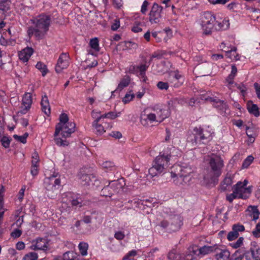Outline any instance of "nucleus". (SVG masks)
<instances>
[{
	"label": "nucleus",
	"mask_w": 260,
	"mask_h": 260,
	"mask_svg": "<svg viewBox=\"0 0 260 260\" xmlns=\"http://www.w3.org/2000/svg\"><path fill=\"white\" fill-rule=\"evenodd\" d=\"M131 79L128 76H125L120 81L117 87V90L121 91L124 88L128 86L130 83Z\"/></svg>",
	"instance_id": "f704fd0d"
},
{
	"label": "nucleus",
	"mask_w": 260,
	"mask_h": 260,
	"mask_svg": "<svg viewBox=\"0 0 260 260\" xmlns=\"http://www.w3.org/2000/svg\"><path fill=\"white\" fill-rule=\"evenodd\" d=\"M27 34L29 38H31L33 35L37 40H40L44 38V33L41 32L36 26H29L27 28Z\"/></svg>",
	"instance_id": "a878e982"
},
{
	"label": "nucleus",
	"mask_w": 260,
	"mask_h": 260,
	"mask_svg": "<svg viewBox=\"0 0 260 260\" xmlns=\"http://www.w3.org/2000/svg\"><path fill=\"white\" fill-rule=\"evenodd\" d=\"M60 175L58 172H54L50 176L45 177L44 186L48 197L51 199L54 198L60 186Z\"/></svg>",
	"instance_id": "20e7f679"
},
{
	"label": "nucleus",
	"mask_w": 260,
	"mask_h": 260,
	"mask_svg": "<svg viewBox=\"0 0 260 260\" xmlns=\"http://www.w3.org/2000/svg\"><path fill=\"white\" fill-rule=\"evenodd\" d=\"M143 22L139 21H135L132 27V31L137 33L142 31Z\"/></svg>",
	"instance_id": "79ce46f5"
},
{
	"label": "nucleus",
	"mask_w": 260,
	"mask_h": 260,
	"mask_svg": "<svg viewBox=\"0 0 260 260\" xmlns=\"http://www.w3.org/2000/svg\"><path fill=\"white\" fill-rule=\"evenodd\" d=\"M118 116V114L114 112H110L105 114L100 115V117H102V119L105 118H110L111 119H114Z\"/></svg>",
	"instance_id": "6e6d98bb"
},
{
	"label": "nucleus",
	"mask_w": 260,
	"mask_h": 260,
	"mask_svg": "<svg viewBox=\"0 0 260 260\" xmlns=\"http://www.w3.org/2000/svg\"><path fill=\"white\" fill-rule=\"evenodd\" d=\"M114 237L118 240H122L124 238L125 235L123 232L118 231L115 233Z\"/></svg>",
	"instance_id": "e2e57ef3"
},
{
	"label": "nucleus",
	"mask_w": 260,
	"mask_h": 260,
	"mask_svg": "<svg viewBox=\"0 0 260 260\" xmlns=\"http://www.w3.org/2000/svg\"><path fill=\"white\" fill-rule=\"evenodd\" d=\"M135 98V94L134 93H126L124 97L122 99V102L124 104H127L133 100Z\"/></svg>",
	"instance_id": "13d9d810"
},
{
	"label": "nucleus",
	"mask_w": 260,
	"mask_h": 260,
	"mask_svg": "<svg viewBox=\"0 0 260 260\" xmlns=\"http://www.w3.org/2000/svg\"><path fill=\"white\" fill-rule=\"evenodd\" d=\"M244 238L243 237H240L236 242L232 243L231 245L234 248H238L241 246L243 244Z\"/></svg>",
	"instance_id": "bf43d9fd"
},
{
	"label": "nucleus",
	"mask_w": 260,
	"mask_h": 260,
	"mask_svg": "<svg viewBox=\"0 0 260 260\" xmlns=\"http://www.w3.org/2000/svg\"><path fill=\"white\" fill-rule=\"evenodd\" d=\"M152 110L153 111V113H154L156 117V122L159 123L162 122L170 114L169 108H164L158 105L154 106Z\"/></svg>",
	"instance_id": "a211bd4d"
},
{
	"label": "nucleus",
	"mask_w": 260,
	"mask_h": 260,
	"mask_svg": "<svg viewBox=\"0 0 260 260\" xmlns=\"http://www.w3.org/2000/svg\"><path fill=\"white\" fill-rule=\"evenodd\" d=\"M143 61L144 63H142L140 65L137 66V69L139 71L140 75H144V74L146 73V71L152 61V59H149V60L145 59Z\"/></svg>",
	"instance_id": "473e14b6"
},
{
	"label": "nucleus",
	"mask_w": 260,
	"mask_h": 260,
	"mask_svg": "<svg viewBox=\"0 0 260 260\" xmlns=\"http://www.w3.org/2000/svg\"><path fill=\"white\" fill-rule=\"evenodd\" d=\"M162 7L156 3H154L149 13V21L151 24H157L161 19V13Z\"/></svg>",
	"instance_id": "4468645a"
},
{
	"label": "nucleus",
	"mask_w": 260,
	"mask_h": 260,
	"mask_svg": "<svg viewBox=\"0 0 260 260\" xmlns=\"http://www.w3.org/2000/svg\"><path fill=\"white\" fill-rule=\"evenodd\" d=\"M89 46L94 51L96 52L100 51L99 41L97 38H92L90 40Z\"/></svg>",
	"instance_id": "a19ab883"
},
{
	"label": "nucleus",
	"mask_w": 260,
	"mask_h": 260,
	"mask_svg": "<svg viewBox=\"0 0 260 260\" xmlns=\"http://www.w3.org/2000/svg\"><path fill=\"white\" fill-rule=\"evenodd\" d=\"M22 231L18 229H15L11 233V236L14 238H17L21 236Z\"/></svg>",
	"instance_id": "0e129e2a"
},
{
	"label": "nucleus",
	"mask_w": 260,
	"mask_h": 260,
	"mask_svg": "<svg viewBox=\"0 0 260 260\" xmlns=\"http://www.w3.org/2000/svg\"><path fill=\"white\" fill-rule=\"evenodd\" d=\"M185 256L192 258L193 260H196L197 257H200L199 247L196 245L190 246L187 249Z\"/></svg>",
	"instance_id": "cd10ccee"
},
{
	"label": "nucleus",
	"mask_w": 260,
	"mask_h": 260,
	"mask_svg": "<svg viewBox=\"0 0 260 260\" xmlns=\"http://www.w3.org/2000/svg\"><path fill=\"white\" fill-rule=\"evenodd\" d=\"M36 68L42 73V75L44 77L48 72L46 65L43 62H38L36 65Z\"/></svg>",
	"instance_id": "ea45409f"
},
{
	"label": "nucleus",
	"mask_w": 260,
	"mask_h": 260,
	"mask_svg": "<svg viewBox=\"0 0 260 260\" xmlns=\"http://www.w3.org/2000/svg\"><path fill=\"white\" fill-rule=\"evenodd\" d=\"M31 21L41 32L44 33V36L50 26L51 16L45 13H42L31 19Z\"/></svg>",
	"instance_id": "1a4fd4ad"
},
{
	"label": "nucleus",
	"mask_w": 260,
	"mask_h": 260,
	"mask_svg": "<svg viewBox=\"0 0 260 260\" xmlns=\"http://www.w3.org/2000/svg\"><path fill=\"white\" fill-rule=\"evenodd\" d=\"M202 100L209 101L213 103V107L218 112L223 116L226 115L227 111H229V106L226 102L214 97L202 98Z\"/></svg>",
	"instance_id": "ddd939ff"
},
{
	"label": "nucleus",
	"mask_w": 260,
	"mask_h": 260,
	"mask_svg": "<svg viewBox=\"0 0 260 260\" xmlns=\"http://www.w3.org/2000/svg\"><path fill=\"white\" fill-rule=\"evenodd\" d=\"M208 164L210 170V178L212 180L217 179L222 173V169L224 166L223 159L218 155L209 157Z\"/></svg>",
	"instance_id": "423d86ee"
},
{
	"label": "nucleus",
	"mask_w": 260,
	"mask_h": 260,
	"mask_svg": "<svg viewBox=\"0 0 260 260\" xmlns=\"http://www.w3.org/2000/svg\"><path fill=\"white\" fill-rule=\"evenodd\" d=\"M32 104V94L25 92L22 97L21 110L17 112L18 116L25 114L30 110Z\"/></svg>",
	"instance_id": "2eb2a0df"
},
{
	"label": "nucleus",
	"mask_w": 260,
	"mask_h": 260,
	"mask_svg": "<svg viewBox=\"0 0 260 260\" xmlns=\"http://www.w3.org/2000/svg\"><path fill=\"white\" fill-rule=\"evenodd\" d=\"M100 165L106 171H112L115 169V166L114 163L111 161H105L102 163H100Z\"/></svg>",
	"instance_id": "4c0bfd02"
},
{
	"label": "nucleus",
	"mask_w": 260,
	"mask_h": 260,
	"mask_svg": "<svg viewBox=\"0 0 260 260\" xmlns=\"http://www.w3.org/2000/svg\"><path fill=\"white\" fill-rule=\"evenodd\" d=\"M230 26V22L228 18H224L222 21L215 19L214 29L217 31L223 30Z\"/></svg>",
	"instance_id": "c85d7f7f"
},
{
	"label": "nucleus",
	"mask_w": 260,
	"mask_h": 260,
	"mask_svg": "<svg viewBox=\"0 0 260 260\" xmlns=\"http://www.w3.org/2000/svg\"><path fill=\"white\" fill-rule=\"evenodd\" d=\"M120 26V21L118 19H115L114 22L111 25V29L115 31L118 29Z\"/></svg>",
	"instance_id": "774afa93"
},
{
	"label": "nucleus",
	"mask_w": 260,
	"mask_h": 260,
	"mask_svg": "<svg viewBox=\"0 0 260 260\" xmlns=\"http://www.w3.org/2000/svg\"><path fill=\"white\" fill-rule=\"evenodd\" d=\"M122 187V185L118 180L108 181V184L103 187L101 191V194L106 197H111L118 193Z\"/></svg>",
	"instance_id": "f8f14e48"
},
{
	"label": "nucleus",
	"mask_w": 260,
	"mask_h": 260,
	"mask_svg": "<svg viewBox=\"0 0 260 260\" xmlns=\"http://www.w3.org/2000/svg\"><path fill=\"white\" fill-rule=\"evenodd\" d=\"M215 15L211 12H204L201 16V25L203 34L210 35L214 29Z\"/></svg>",
	"instance_id": "0eeeda50"
},
{
	"label": "nucleus",
	"mask_w": 260,
	"mask_h": 260,
	"mask_svg": "<svg viewBox=\"0 0 260 260\" xmlns=\"http://www.w3.org/2000/svg\"><path fill=\"white\" fill-rule=\"evenodd\" d=\"M11 141L12 139L10 137L6 136H3L0 139L2 145L5 148H9Z\"/></svg>",
	"instance_id": "c03bdc74"
},
{
	"label": "nucleus",
	"mask_w": 260,
	"mask_h": 260,
	"mask_svg": "<svg viewBox=\"0 0 260 260\" xmlns=\"http://www.w3.org/2000/svg\"><path fill=\"white\" fill-rule=\"evenodd\" d=\"M168 258L170 260H180L181 256L174 251H172L168 253Z\"/></svg>",
	"instance_id": "864d4df0"
},
{
	"label": "nucleus",
	"mask_w": 260,
	"mask_h": 260,
	"mask_svg": "<svg viewBox=\"0 0 260 260\" xmlns=\"http://www.w3.org/2000/svg\"><path fill=\"white\" fill-rule=\"evenodd\" d=\"M183 224V218L181 216L175 215L169 220H162L159 224V226L168 232L178 231Z\"/></svg>",
	"instance_id": "6e6552de"
},
{
	"label": "nucleus",
	"mask_w": 260,
	"mask_h": 260,
	"mask_svg": "<svg viewBox=\"0 0 260 260\" xmlns=\"http://www.w3.org/2000/svg\"><path fill=\"white\" fill-rule=\"evenodd\" d=\"M101 184V181L99 177L94 174H91L90 180L88 182V186L94 188L99 187Z\"/></svg>",
	"instance_id": "72a5a7b5"
},
{
	"label": "nucleus",
	"mask_w": 260,
	"mask_h": 260,
	"mask_svg": "<svg viewBox=\"0 0 260 260\" xmlns=\"http://www.w3.org/2000/svg\"><path fill=\"white\" fill-rule=\"evenodd\" d=\"M59 121L55 126L54 141L57 146H67L69 142L66 138L70 137L75 132L76 124L73 122L69 121L68 116L65 113L60 115Z\"/></svg>",
	"instance_id": "f257e3e1"
},
{
	"label": "nucleus",
	"mask_w": 260,
	"mask_h": 260,
	"mask_svg": "<svg viewBox=\"0 0 260 260\" xmlns=\"http://www.w3.org/2000/svg\"><path fill=\"white\" fill-rule=\"evenodd\" d=\"M243 257L246 260H260V248L251 247L243 253Z\"/></svg>",
	"instance_id": "412c9836"
},
{
	"label": "nucleus",
	"mask_w": 260,
	"mask_h": 260,
	"mask_svg": "<svg viewBox=\"0 0 260 260\" xmlns=\"http://www.w3.org/2000/svg\"><path fill=\"white\" fill-rule=\"evenodd\" d=\"M31 165H39V157L38 153L35 152L32 156Z\"/></svg>",
	"instance_id": "69168bd1"
},
{
	"label": "nucleus",
	"mask_w": 260,
	"mask_h": 260,
	"mask_svg": "<svg viewBox=\"0 0 260 260\" xmlns=\"http://www.w3.org/2000/svg\"><path fill=\"white\" fill-rule=\"evenodd\" d=\"M28 136V134L27 133H24L22 136H18L17 135H14L13 136V138L20 142L23 144H25L26 143V139Z\"/></svg>",
	"instance_id": "de8ad7c7"
},
{
	"label": "nucleus",
	"mask_w": 260,
	"mask_h": 260,
	"mask_svg": "<svg viewBox=\"0 0 260 260\" xmlns=\"http://www.w3.org/2000/svg\"><path fill=\"white\" fill-rule=\"evenodd\" d=\"M233 177L229 173H228L224 178L223 180L221 182L220 184V188L222 191H225L227 189L228 187H230L233 183Z\"/></svg>",
	"instance_id": "c756f323"
},
{
	"label": "nucleus",
	"mask_w": 260,
	"mask_h": 260,
	"mask_svg": "<svg viewBox=\"0 0 260 260\" xmlns=\"http://www.w3.org/2000/svg\"><path fill=\"white\" fill-rule=\"evenodd\" d=\"M235 85L237 87V88L240 91L241 95L243 97H245L247 93V87H246V86L243 83L239 84L235 83Z\"/></svg>",
	"instance_id": "603ef678"
},
{
	"label": "nucleus",
	"mask_w": 260,
	"mask_h": 260,
	"mask_svg": "<svg viewBox=\"0 0 260 260\" xmlns=\"http://www.w3.org/2000/svg\"><path fill=\"white\" fill-rule=\"evenodd\" d=\"M172 155L168 149L161 152L154 161L153 165L149 170V174L154 177L161 174L170 165V161Z\"/></svg>",
	"instance_id": "f03ea898"
},
{
	"label": "nucleus",
	"mask_w": 260,
	"mask_h": 260,
	"mask_svg": "<svg viewBox=\"0 0 260 260\" xmlns=\"http://www.w3.org/2000/svg\"><path fill=\"white\" fill-rule=\"evenodd\" d=\"M252 235L256 238L260 237V222L256 224L255 229L252 232Z\"/></svg>",
	"instance_id": "052dcab7"
},
{
	"label": "nucleus",
	"mask_w": 260,
	"mask_h": 260,
	"mask_svg": "<svg viewBox=\"0 0 260 260\" xmlns=\"http://www.w3.org/2000/svg\"><path fill=\"white\" fill-rule=\"evenodd\" d=\"M213 132L201 126H196L188 139L196 145H207L212 139Z\"/></svg>",
	"instance_id": "7ed1b4c3"
},
{
	"label": "nucleus",
	"mask_w": 260,
	"mask_h": 260,
	"mask_svg": "<svg viewBox=\"0 0 260 260\" xmlns=\"http://www.w3.org/2000/svg\"><path fill=\"white\" fill-rule=\"evenodd\" d=\"M149 6V3L147 1L145 0L143 2L141 8V12L143 14H145L147 11V8Z\"/></svg>",
	"instance_id": "680f3d73"
},
{
	"label": "nucleus",
	"mask_w": 260,
	"mask_h": 260,
	"mask_svg": "<svg viewBox=\"0 0 260 260\" xmlns=\"http://www.w3.org/2000/svg\"><path fill=\"white\" fill-rule=\"evenodd\" d=\"M156 117L154 113L151 112L149 109H145L140 114V123L142 125L147 126L149 124L152 123L154 122H156Z\"/></svg>",
	"instance_id": "dca6fc26"
},
{
	"label": "nucleus",
	"mask_w": 260,
	"mask_h": 260,
	"mask_svg": "<svg viewBox=\"0 0 260 260\" xmlns=\"http://www.w3.org/2000/svg\"><path fill=\"white\" fill-rule=\"evenodd\" d=\"M232 230L237 233H239V232H244L245 231V227L240 223L235 224L232 226Z\"/></svg>",
	"instance_id": "5fc2aeb1"
},
{
	"label": "nucleus",
	"mask_w": 260,
	"mask_h": 260,
	"mask_svg": "<svg viewBox=\"0 0 260 260\" xmlns=\"http://www.w3.org/2000/svg\"><path fill=\"white\" fill-rule=\"evenodd\" d=\"M216 247L210 246H204L199 247L200 257H202L204 255L211 252L214 253Z\"/></svg>",
	"instance_id": "7c9ffc66"
},
{
	"label": "nucleus",
	"mask_w": 260,
	"mask_h": 260,
	"mask_svg": "<svg viewBox=\"0 0 260 260\" xmlns=\"http://www.w3.org/2000/svg\"><path fill=\"white\" fill-rule=\"evenodd\" d=\"M176 169V172L171 173L172 178H180L185 184L191 180L193 170L191 167L177 166Z\"/></svg>",
	"instance_id": "9d476101"
},
{
	"label": "nucleus",
	"mask_w": 260,
	"mask_h": 260,
	"mask_svg": "<svg viewBox=\"0 0 260 260\" xmlns=\"http://www.w3.org/2000/svg\"><path fill=\"white\" fill-rule=\"evenodd\" d=\"M48 243L45 238H38L31 242L29 249L34 251H46L48 248Z\"/></svg>",
	"instance_id": "f3484780"
},
{
	"label": "nucleus",
	"mask_w": 260,
	"mask_h": 260,
	"mask_svg": "<svg viewBox=\"0 0 260 260\" xmlns=\"http://www.w3.org/2000/svg\"><path fill=\"white\" fill-rule=\"evenodd\" d=\"M99 114V113L98 112H95V110L92 111V117L95 118V120L93 122L92 125L96 129L97 134L102 135L106 132V130L102 124L99 123V122H101L102 119V117L98 116Z\"/></svg>",
	"instance_id": "4be33fe9"
},
{
	"label": "nucleus",
	"mask_w": 260,
	"mask_h": 260,
	"mask_svg": "<svg viewBox=\"0 0 260 260\" xmlns=\"http://www.w3.org/2000/svg\"><path fill=\"white\" fill-rule=\"evenodd\" d=\"M80 255L73 251L65 252L62 256L63 260H79Z\"/></svg>",
	"instance_id": "2f4dec72"
},
{
	"label": "nucleus",
	"mask_w": 260,
	"mask_h": 260,
	"mask_svg": "<svg viewBox=\"0 0 260 260\" xmlns=\"http://www.w3.org/2000/svg\"><path fill=\"white\" fill-rule=\"evenodd\" d=\"M10 0H0V10L4 12H7L10 8Z\"/></svg>",
	"instance_id": "58836bf2"
},
{
	"label": "nucleus",
	"mask_w": 260,
	"mask_h": 260,
	"mask_svg": "<svg viewBox=\"0 0 260 260\" xmlns=\"http://www.w3.org/2000/svg\"><path fill=\"white\" fill-rule=\"evenodd\" d=\"M247 110L250 114L254 115L255 117L259 115V108L256 104H252L251 106L248 104Z\"/></svg>",
	"instance_id": "e433bc0d"
},
{
	"label": "nucleus",
	"mask_w": 260,
	"mask_h": 260,
	"mask_svg": "<svg viewBox=\"0 0 260 260\" xmlns=\"http://www.w3.org/2000/svg\"><path fill=\"white\" fill-rule=\"evenodd\" d=\"M91 174H82L80 176L81 182L83 185L87 186L90 180Z\"/></svg>",
	"instance_id": "3c124183"
},
{
	"label": "nucleus",
	"mask_w": 260,
	"mask_h": 260,
	"mask_svg": "<svg viewBox=\"0 0 260 260\" xmlns=\"http://www.w3.org/2000/svg\"><path fill=\"white\" fill-rule=\"evenodd\" d=\"M170 85V84L168 81V82L159 81L157 82V83L156 84V86L158 88V89H159V90H167L168 89Z\"/></svg>",
	"instance_id": "09e8293b"
},
{
	"label": "nucleus",
	"mask_w": 260,
	"mask_h": 260,
	"mask_svg": "<svg viewBox=\"0 0 260 260\" xmlns=\"http://www.w3.org/2000/svg\"><path fill=\"white\" fill-rule=\"evenodd\" d=\"M31 47H26L18 53L19 59L23 62H27L34 53Z\"/></svg>",
	"instance_id": "b1692460"
},
{
	"label": "nucleus",
	"mask_w": 260,
	"mask_h": 260,
	"mask_svg": "<svg viewBox=\"0 0 260 260\" xmlns=\"http://www.w3.org/2000/svg\"><path fill=\"white\" fill-rule=\"evenodd\" d=\"M214 253L216 260H230V252L226 249H221L216 247Z\"/></svg>",
	"instance_id": "393cba45"
},
{
	"label": "nucleus",
	"mask_w": 260,
	"mask_h": 260,
	"mask_svg": "<svg viewBox=\"0 0 260 260\" xmlns=\"http://www.w3.org/2000/svg\"><path fill=\"white\" fill-rule=\"evenodd\" d=\"M41 109L43 113L49 116L51 113L50 106L46 93L42 95L41 102Z\"/></svg>",
	"instance_id": "bb28decb"
},
{
	"label": "nucleus",
	"mask_w": 260,
	"mask_h": 260,
	"mask_svg": "<svg viewBox=\"0 0 260 260\" xmlns=\"http://www.w3.org/2000/svg\"><path fill=\"white\" fill-rule=\"evenodd\" d=\"M71 201V205L73 207H81L85 205L86 201L84 200L83 196L72 192V194H69Z\"/></svg>",
	"instance_id": "aec40b11"
},
{
	"label": "nucleus",
	"mask_w": 260,
	"mask_h": 260,
	"mask_svg": "<svg viewBox=\"0 0 260 260\" xmlns=\"http://www.w3.org/2000/svg\"><path fill=\"white\" fill-rule=\"evenodd\" d=\"M69 55L67 53H62L58 60L55 66V71L57 73H60L62 70L68 68L69 66Z\"/></svg>",
	"instance_id": "6ab92c4d"
},
{
	"label": "nucleus",
	"mask_w": 260,
	"mask_h": 260,
	"mask_svg": "<svg viewBox=\"0 0 260 260\" xmlns=\"http://www.w3.org/2000/svg\"><path fill=\"white\" fill-rule=\"evenodd\" d=\"M239 235V233H237L236 232H234L233 230H232L228 233L227 239L229 241H231L237 239Z\"/></svg>",
	"instance_id": "4d7b16f0"
},
{
	"label": "nucleus",
	"mask_w": 260,
	"mask_h": 260,
	"mask_svg": "<svg viewBox=\"0 0 260 260\" xmlns=\"http://www.w3.org/2000/svg\"><path fill=\"white\" fill-rule=\"evenodd\" d=\"M247 183L248 181L246 180L243 182H238L234 186L233 193L226 196L227 201L232 203L236 198L244 200L248 198L251 194V189L250 187H246Z\"/></svg>",
	"instance_id": "39448f33"
},
{
	"label": "nucleus",
	"mask_w": 260,
	"mask_h": 260,
	"mask_svg": "<svg viewBox=\"0 0 260 260\" xmlns=\"http://www.w3.org/2000/svg\"><path fill=\"white\" fill-rule=\"evenodd\" d=\"M38 167L39 165H31L30 173L32 176H35L38 175Z\"/></svg>",
	"instance_id": "338daca9"
},
{
	"label": "nucleus",
	"mask_w": 260,
	"mask_h": 260,
	"mask_svg": "<svg viewBox=\"0 0 260 260\" xmlns=\"http://www.w3.org/2000/svg\"><path fill=\"white\" fill-rule=\"evenodd\" d=\"M248 209L251 212V216L252 218V221H254L255 223L256 222V220L258 219L260 214L257 207L254 206H250L248 207Z\"/></svg>",
	"instance_id": "c9c22d12"
},
{
	"label": "nucleus",
	"mask_w": 260,
	"mask_h": 260,
	"mask_svg": "<svg viewBox=\"0 0 260 260\" xmlns=\"http://www.w3.org/2000/svg\"><path fill=\"white\" fill-rule=\"evenodd\" d=\"M72 194V192H67L66 193H64L62 195V198H61V202L62 203L66 204L67 206H69L71 205V201H70V198H69V194Z\"/></svg>",
	"instance_id": "8fccbe9b"
},
{
	"label": "nucleus",
	"mask_w": 260,
	"mask_h": 260,
	"mask_svg": "<svg viewBox=\"0 0 260 260\" xmlns=\"http://www.w3.org/2000/svg\"><path fill=\"white\" fill-rule=\"evenodd\" d=\"M220 48L226 53V56L232 60H238L240 59V56L236 52L237 48L235 47H233L229 49V47L225 46V44L222 42L220 45Z\"/></svg>",
	"instance_id": "5701e85b"
},
{
	"label": "nucleus",
	"mask_w": 260,
	"mask_h": 260,
	"mask_svg": "<svg viewBox=\"0 0 260 260\" xmlns=\"http://www.w3.org/2000/svg\"><path fill=\"white\" fill-rule=\"evenodd\" d=\"M79 250L82 256H85L87 254V250L88 248V245L87 243L85 242H81L79 243Z\"/></svg>",
	"instance_id": "37998d69"
},
{
	"label": "nucleus",
	"mask_w": 260,
	"mask_h": 260,
	"mask_svg": "<svg viewBox=\"0 0 260 260\" xmlns=\"http://www.w3.org/2000/svg\"><path fill=\"white\" fill-rule=\"evenodd\" d=\"M167 80L171 86L179 88L183 84L185 77L183 74L179 70H176L169 72Z\"/></svg>",
	"instance_id": "9b49d317"
},
{
	"label": "nucleus",
	"mask_w": 260,
	"mask_h": 260,
	"mask_svg": "<svg viewBox=\"0 0 260 260\" xmlns=\"http://www.w3.org/2000/svg\"><path fill=\"white\" fill-rule=\"evenodd\" d=\"M38 255L35 252H30L26 254L23 257V260H37Z\"/></svg>",
	"instance_id": "49530a36"
},
{
	"label": "nucleus",
	"mask_w": 260,
	"mask_h": 260,
	"mask_svg": "<svg viewBox=\"0 0 260 260\" xmlns=\"http://www.w3.org/2000/svg\"><path fill=\"white\" fill-rule=\"evenodd\" d=\"M254 157L250 155H248L243 161L242 163V168L247 169L252 163L254 160Z\"/></svg>",
	"instance_id": "a18cd8bd"
}]
</instances>
